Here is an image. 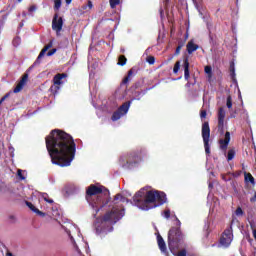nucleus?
<instances>
[{
	"label": "nucleus",
	"mask_w": 256,
	"mask_h": 256,
	"mask_svg": "<svg viewBox=\"0 0 256 256\" xmlns=\"http://www.w3.org/2000/svg\"><path fill=\"white\" fill-rule=\"evenodd\" d=\"M46 148L53 165L69 167L75 159L77 144L72 135L63 130L54 129L46 137Z\"/></svg>",
	"instance_id": "obj_1"
},
{
	"label": "nucleus",
	"mask_w": 256,
	"mask_h": 256,
	"mask_svg": "<svg viewBox=\"0 0 256 256\" xmlns=\"http://www.w3.org/2000/svg\"><path fill=\"white\" fill-rule=\"evenodd\" d=\"M132 203L138 209H142V211H149V209H155V207L165 205L167 203V194L157 190H149L146 194L139 191L133 196Z\"/></svg>",
	"instance_id": "obj_2"
},
{
	"label": "nucleus",
	"mask_w": 256,
	"mask_h": 256,
	"mask_svg": "<svg viewBox=\"0 0 256 256\" xmlns=\"http://www.w3.org/2000/svg\"><path fill=\"white\" fill-rule=\"evenodd\" d=\"M101 193H103V186L92 184L86 189V200L94 209L96 215L107 205V202H103V199L99 196Z\"/></svg>",
	"instance_id": "obj_3"
},
{
	"label": "nucleus",
	"mask_w": 256,
	"mask_h": 256,
	"mask_svg": "<svg viewBox=\"0 0 256 256\" xmlns=\"http://www.w3.org/2000/svg\"><path fill=\"white\" fill-rule=\"evenodd\" d=\"M147 159V150L144 148H138L127 153L126 156L120 157L119 163L122 165L123 169H135L141 161Z\"/></svg>",
	"instance_id": "obj_4"
},
{
	"label": "nucleus",
	"mask_w": 256,
	"mask_h": 256,
	"mask_svg": "<svg viewBox=\"0 0 256 256\" xmlns=\"http://www.w3.org/2000/svg\"><path fill=\"white\" fill-rule=\"evenodd\" d=\"M183 232L180 227H172L168 232V247L173 255L179 251L181 243H183Z\"/></svg>",
	"instance_id": "obj_5"
},
{
	"label": "nucleus",
	"mask_w": 256,
	"mask_h": 256,
	"mask_svg": "<svg viewBox=\"0 0 256 256\" xmlns=\"http://www.w3.org/2000/svg\"><path fill=\"white\" fill-rule=\"evenodd\" d=\"M120 215H125V209L113 208L101 218V225H115L121 219Z\"/></svg>",
	"instance_id": "obj_6"
},
{
	"label": "nucleus",
	"mask_w": 256,
	"mask_h": 256,
	"mask_svg": "<svg viewBox=\"0 0 256 256\" xmlns=\"http://www.w3.org/2000/svg\"><path fill=\"white\" fill-rule=\"evenodd\" d=\"M202 139L206 155H211V146L209 145V140L211 139V128L209 127V122H204L202 124Z\"/></svg>",
	"instance_id": "obj_7"
},
{
	"label": "nucleus",
	"mask_w": 256,
	"mask_h": 256,
	"mask_svg": "<svg viewBox=\"0 0 256 256\" xmlns=\"http://www.w3.org/2000/svg\"><path fill=\"white\" fill-rule=\"evenodd\" d=\"M133 101H135V98H133L132 100H129L127 102H124L113 114L111 117L112 121H119V119H121V117H123L124 115H127V113H129V108L131 107V103H133Z\"/></svg>",
	"instance_id": "obj_8"
},
{
	"label": "nucleus",
	"mask_w": 256,
	"mask_h": 256,
	"mask_svg": "<svg viewBox=\"0 0 256 256\" xmlns=\"http://www.w3.org/2000/svg\"><path fill=\"white\" fill-rule=\"evenodd\" d=\"M67 73H58L53 77V85L50 87V93L52 95H57L59 93V89H61V85H63V79H67Z\"/></svg>",
	"instance_id": "obj_9"
},
{
	"label": "nucleus",
	"mask_w": 256,
	"mask_h": 256,
	"mask_svg": "<svg viewBox=\"0 0 256 256\" xmlns=\"http://www.w3.org/2000/svg\"><path fill=\"white\" fill-rule=\"evenodd\" d=\"M233 242V227L230 226L224 230L220 238V245L223 247H229Z\"/></svg>",
	"instance_id": "obj_10"
},
{
	"label": "nucleus",
	"mask_w": 256,
	"mask_h": 256,
	"mask_svg": "<svg viewBox=\"0 0 256 256\" xmlns=\"http://www.w3.org/2000/svg\"><path fill=\"white\" fill-rule=\"evenodd\" d=\"M52 30L56 32V35H59L63 31V18L59 17V14H54L52 20Z\"/></svg>",
	"instance_id": "obj_11"
},
{
	"label": "nucleus",
	"mask_w": 256,
	"mask_h": 256,
	"mask_svg": "<svg viewBox=\"0 0 256 256\" xmlns=\"http://www.w3.org/2000/svg\"><path fill=\"white\" fill-rule=\"evenodd\" d=\"M225 108L224 107H220L218 109V131L221 135H223V133H225Z\"/></svg>",
	"instance_id": "obj_12"
},
{
	"label": "nucleus",
	"mask_w": 256,
	"mask_h": 256,
	"mask_svg": "<svg viewBox=\"0 0 256 256\" xmlns=\"http://www.w3.org/2000/svg\"><path fill=\"white\" fill-rule=\"evenodd\" d=\"M231 142V133L227 131L224 135V138L219 139V148L224 153H227V148L229 147V143Z\"/></svg>",
	"instance_id": "obj_13"
},
{
	"label": "nucleus",
	"mask_w": 256,
	"mask_h": 256,
	"mask_svg": "<svg viewBox=\"0 0 256 256\" xmlns=\"http://www.w3.org/2000/svg\"><path fill=\"white\" fill-rule=\"evenodd\" d=\"M51 47H53V42H49L46 46H44V48L39 53L37 59L33 63V67H37V65H41V59L45 57V54L47 53V51H49V49H51Z\"/></svg>",
	"instance_id": "obj_14"
},
{
	"label": "nucleus",
	"mask_w": 256,
	"mask_h": 256,
	"mask_svg": "<svg viewBox=\"0 0 256 256\" xmlns=\"http://www.w3.org/2000/svg\"><path fill=\"white\" fill-rule=\"evenodd\" d=\"M27 81H29V74L25 73L14 88V93H21L23 88L27 85Z\"/></svg>",
	"instance_id": "obj_15"
},
{
	"label": "nucleus",
	"mask_w": 256,
	"mask_h": 256,
	"mask_svg": "<svg viewBox=\"0 0 256 256\" xmlns=\"http://www.w3.org/2000/svg\"><path fill=\"white\" fill-rule=\"evenodd\" d=\"M197 49H199V45L195 44V42L193 40H190L186 45V50H187L188 55H193V53H195V51H197Z\"/></svg>",
	"instance_id": "obj_16"
},
{
	"label": "nucleus",
	"mask_w": 256,
	"mask_h": 256,
	"mask_svg": "<svg viewBox=\"0 0 256 256\" xmlns=\"http://www.w3.org/2000/svg\"><path fill=\"white\" fill-rule=\"evenodd\" d=\"M157 243H158V247H159L160 251L162 253L167 254V244H165V240L163 239V237L160 234H158V236H157Z\"/></svg>",
	"instance_id": "obj_17"
},
{
	"label": "nucleus",
	"mask_w": 256,
	"mask_h": 256,
	"mask_svg": "<svg viewBox=\"0 0 256 256\" xmlns=\"http://www.w3.org/2000/svg\"><path fill=\"white\" fill-rule=\"evenodd\" d=\"M26 205L30 208V211H33V213H36V215H39L40 217H45V213L37 209L35 205H33V203L26 201Z\"/></svg>",
	"instance_id": "obj_18"
},
{
	"label": "nucleus",
	"mask_w": 256,
	"mask_h": 256,
	"mask_svg": "<svg viewBox=\"0 0 256 256\" xmlns=\"http://www.w3.org/2000/svg\"><path fill=\"white\" fill-rule=\"evenodd\" d=\"M134 73H135V68H131L128 71L127 76H125L124 79L122 80L121 85H129V82L131 81V77H133Z\"/></svg>",
	"instance_id": "obj_19"
},
{
	"label": "nucleus",
	"mask_w": 256,
	"mask_h": 256,
	"mask_svg": "<svg viewBox=\"0 0 256 256\" xmlns=\"http://www.w3.org/2000/svg\"><path fill=\"white\" fill-rule=\"evenodd\" d=\"M184 78L186 81H189L190 73H189V58L184 59Z\"/></svg>",
	"instance_id": "obj_20"
},
{
	"label": "nucleus",
	"mask_w": 256,
	"mask_h": 256,
	"mask_svg": "<svg viewBox=\"0 0 256 256\" xmlns=\"http://www.w3.org/2000/svg\"><path fill=\"white\" fill-rule=\"evenodd\" d=\"M244 181L245 183H251V185L255 186V178L249 172H244Z\"/></svg>",
	"instance_id": "obj_21"
},
{
	"label": "nucleus",
	"mask_w": 256,
	"mask_h": 256,
	"mask_svg": "<svg viewBox=\"0 0 256 256\" xmlns=\"http://www.w3.org/2000/svg\"><path fill=\"white\" fill-rule=\"evenodd\" d=\"M117 65H119L120 67H124V65H127V57H125V55H120Z\"/></svg>",
	"instance_id": "obj_22"
},
{
	"label": "nucleus",
	"mask_w": 256,
	"mask_h": 256,
	"mask_svg": "<svg viewBox=\"0 0 256 256\" xmlns=\"http://www.w3.org/2000/svg\"><path fill=\"white\" fill-rule=\"evenodd\" d=\"M118 201H121V203H125V201H127V198H125V196L121 195V194H116L113 200V203H118Z\"/></svg>",
	"instance_id": "obj_23"
},
{
	"label": "nucleus",
	"mask_w": 256,
	"mask_h": 256,
	"mask_svg": "<svg viewBox=\"0 0 256 256\" xmlns=\"http://www.w3.org/2000/svg\"><path fill=\"white\" fill-rule=\"evenodd\" d=\"M235 153V149L228 150L227 161H233V159H235Z\"/></svg>",
	"instance_id": "obj_24"
},
{
	"label": "nucleus",
	"mask_w": 256,
	"mask_h": 256,
	"mask_svg": "<svg viewBox=\"0 0 256 256\" xmlns=\"http://www.w3.org/2000/svg\"><path fill=\"white\" fill-rule=\"evenodd\" d=\"M204 71L208 77H213V68L211 66H205Z\"/></svg>",
	"instance_id": "obj_25"
},
{
	"label": "nucleus",
	"mask_w": 256,
	"mask_h": 256,
	"mask_svg": "<svg viewBox=\"0 0 256 256\" xmlns=\"http://www.w3.org/2000/svg\"><path fill=\"white\" fill-rule=\"evenodd\" d=\"M226 106L231 109L233 107V98L231 97V95L227 96V100H226Z\"/></svg>",
	"instance_id": "obj_26"
},
{
	"label": "nucleus",
	"mask_w": 256,
	"mask_h": 256,
	"mask_svg": "<svg viewBox=\"0 0 256 256\" xmlns=\"http://www.w3.org/2000/svg\"><path fill=\"white\" fill-rule=\"evenodd\" d=\"M111 9H115L119 3H121V0H109Z\"/></svg>",
	"instance_id": "obj_27"
},
{
	"label": "nucleus",
	"mask_w": 256,
	"mask_h": 256,
	"mask_svg": "<svg viewBox=\"0 0 256 256\" xmlns=\"http://www.w3.org/2000/svg\"><path fill=\"white\" fill-rule=\"evenodd\" d=\"M179 69H181V62L180 61H177L174 65V68H173V73L177 74L179 73Z\"/></svg>",
	"instance_id": "obj_28"
},
{
	"label": "nucleus",
	"mask_w": 256,
	"mask_h": 256,
	"mask_svg": "<svg viewBox=\"0 0 256 256\" xmlns=\"http://www.w3.org/2000/svg\"><path fill=\"white\" fill-rule=\"evenodd\" d=\"M61 9V0L54 1V11H59Z\"/></svg>",
	"instance_id": "obj_29"
},
{
	"label": "nucleus",
	"mask_w": 256,
	"mask_h": 256,
	"mask_svg": "<svg viewBox=\"0 0 256 256\" xmlns=\"http://www.w3.org/2000/svg\"><path fill=\"white\" fill-rule=\"evenodd\" d=\"M230 77L235 79V64L233 63L230 65Z\"/></svg>",
	"instance_id": "obj_30"
},
{
	"label": "nucleus",
	"mask_w": 256,
	"mask_h": 256,
	"mask_svg": "<svg viewBox=\"0 0 256 256\" xmlns=\"http://www.w3.org/2000/svg\"><path fill=\"white\" fill-rule=\"evenodd\" d=\"M245 214V212H243V209L241 207H238L235 211V215H237V217H241Z\"/></svg>",
	"instance_id": "obj_31"
},
{
	"label": "nucleus",
	"mask_w": 256,
	"mask_h": 256,
	"mask_svg": "<svg viewBox=\"0 0 256 256\" xmlns=\"http://www.w3.org/2000/svg\"><path fill=\"white\" fill-rule=\"evenodd\" d=\"M196 9H199L203 5V0H192Z\"/></svg>",
	"instance_id": "obj_32"
},
{
	"label": "nucleus",
	"mask_w": 256,
	"mask_h": 256,
	"mask_svg": "<svg viewBox=\"0 0 256 256\" xmlns=\"http://www.w3.org/2000/svg\"><path fill=\"white\" fill-rule=\"evenodd\" d=\"M11 96V92L6 93L1 99H0V105H3V102L6 99H9V97Z\"/></svg>",
	"instance_id": "obj_33"
},
{
	"label": "nucleus",
	"mask_w": 256,
	"mask_h": 256,
	"mask_svg": "<svg viewBox=\"0 0 256 256\" xmlns=\"http://www.w3.org/2000/svg\"><path fill=\"white\" fill-rule=\"evenodd\" d=\"M178 251L174 254L175 256H187V250L182 249L181 251Z\"/></svg>",
	"instance_id": "obj_34"
},
{
	"label": "nucleus",
	"mask_w": 256,
	"mask_h": 256,
	"mask_svg": "<svg viewBox=\"0 0 256 256\" xmlns=\"http://www.w3.org/2000/svg\"><path fill=\"white\" fill-rule=\"evenodd\" d=\"M146 61L149 65H155V58L153 56H148Z\"/></svg>",
	"instance_id": "obj_35"
},
{
	"label": "nucleus",
	"mask_w": 256,
	"mask_h": 256,
	"mask_svg": "<svg viewBox=\"0 0 256 256\" xmlns=\"http://www.w3.org/2000/svg\"><path fill=\"white\" fill-rule=\"evenodd\" d=\"M163 217L165 219H170L171 218V211L170 210H165L164 214H163Z\"/></svg>",
	"instance_id": "obj_36"
},
{
	"label": "nucleus",
	"mask_w": 256,
	"mask_h": 256,
	"mask_svg": "<svg viewBox=\"0 0 256 256\" xmlns=\"http://www.w3.org/2000/svg\"><path fill=\"white\" fill-rule=\"evenodd\" d=\"M200 117L201 119H205L207 117V110L205 109L200 110Z\"/></svg>",
	"instance_id": "obj_37"
},
{
	"label": "nucleus",
	"mask_w": 256,
	"mask_h": 256,
	"mask_svg": "<svg viewBox=\"0 0 256 256\" xmlns=\"http://www.w3.org/2000/svg\"><path fill=\"white\" fill-rule=\"evenodd\" d=\"M17 175L21 179V181H25V176H23V170H18Z\"/></svg>",
	"instance_id": "obj_38"
},
{
	"label": "nucleus",
	"mask_w": 256,
	"mask_h": 256,
	"mask_svg": "<svg viewBox=\"0 0 256 256\" xmlns=\"http://www.w3.org/2000/svg\"><path fill=\"white\" fill-rule=\"evenodd\" d=\"M42 197H43L44 201H46V203H50V204L53 203V199H49L47 194H43Z\"/></svg>",
	"instance_id": "obj_39"
},
{
	"label": "nucleus",
	"mask_w": 256,
	"mask_h": 256,
	"mask_svg": "<svg viewBox=\"0 0 256 256\" xmlns=\"http://www.w3.org/2000/svg\"><path fill=\"white\" fill-rule=\"evenodd\" d=\"M28 11H29V13H33V12L37 11V6H36V5L30 6V7L28 8Z\"/></svg>",
	"instance_id": "obj_40"
},
{
	"label": "nucleus",
	"mask_w": 256,
	"mask_h": 256,
	"mask_svg": "<svg viewBox=\"0 0 256 256\" xmlns=\"http://www.w3.org/2000/svg\"><path fill=\"white\" fill-rule=\"evenodd\" d=\"M55 53H57V49L53 48L52 50H50V51L47 53V56H48V57H51V55H55Z\"/></svg>",
	"instance_id": "obj_41"
},
{
	"label": "nucleus",
	"mask_w": 256,
	"mask_h": 256,
	"mask_svg": "<svg viewBox=\"0 0 256 256\" xmlns=\"http://www.w3.org/2000/svg\"><path fill=\"white\" fill-rule=\"evenodd\" d=\"M187 42V40H180L178 41V47H185V43Z\"/></svg>",
	"instance_id": "obj_42"
},
{
	"label": "nucleus",
	"mask_w": 256,
	"mask_h": 256,
	"mask_svg": "<svg viewBox=\"0 0 256 256\" xmlns=\"http://www.w3.org/2000/svg\"><path fill=\"white\" fill-rule=\"evenodd\" d=\"M181 49H183L181 46H177L175 50V55H179L181 53Z\"/></svg>",
	"instance_id": "obj_43"
},
{
	"label": "nucleus",
	"mask_w": 256,
	"mask_h": 256,
	"mask_svg": "<svg viewBox=\"0 0 256 256\" xmlns=\"http://www.w3.org/2000/svg\"><path fill=\"white\" fill-rule=\"evenodd\" d=\"M141 95H143L142 92H135V97H136V99H137L138 101H139Z\"/></svg>",
	"instance_id": "obj_44"
},
{
	"label": "nucleus",
	"mask_w": 256,
	"mask_h": 256,
	"mask_svg": "<svg viewBox=\"0 0 256 256\" xmlns=\"http://www.w3.org/2000/svg\"><path fill=\"white\" fill-rule=\"evenodd\" d=\"M250 203H256V192L254 193V196L250 198Z\"/></svg>",
	"instance_id": "obj_45"
},
{
	"label": "nucleus",
	"mask_w": 256,
	"mask_h": 256,
	"mask_svg": "<svg viewBox=\"0 0 256 256\" xmlns=\"http://www.w3.org/2000/svg\"><path fill=\"white\" fill-rule=\"evenodd\" d=\"M170 2H171V0H163L165 7H169Z\"/></svg>",
	"instance_id": "obj_46"
},
{
	"label": "nucleus",
	"mask_w": 256,
	"mask_h": 256,
	"mask_svg": "<svg viewBox=\"0 0 256 256\" xmlns=\"http://www.w3.org/2000/svg\"><path fill=\"white\" fill-rule=\"evenodd\" d=\"M89 9H93V3L91 1L88 2Z\"/></svg>",
	"instance_id": "obj_47"
},
{
	"label": "nucleus",
	"mask_w": 256,
	"mask_h": 256,
	"mask_svg": "<svg viewBox=\"0 0 256 256\" xmlns=\"http://www.w3.org/2000/svg\"><path fill=\"white\" fill-rule=\"evenodd\" d=\"M133 87H134V89H137V87H139V82L135 83V84L133 85Z\"/></svg>",
	"instance_id": "obj_48"
},
{
	"label": "nucleus",
	"mask_w": 256,
	"mask_h": 256,
	"mask_svg": "<svg viewBox=\"0 0 256 256\" xmlns=\"http://www.w3.org/2000/svg\"><path fill=\"white\" fill-rule=\"evenodd\" d=\"M67 5H71V1L73 0H65Z\"/></svg>",
	"instance_id": "obj_49"
},
{
	"label": "nucleus",
	"mask_w": 256,
	"mask_h": 256,
	"mask_svg": "<svg viewBox=\"0 0 256 256\" xmlns=\"http://www.w3.org/2000/svg\"><path fill=\"white\" fill-rule=\"evenodd\" d=\"M176 221H178V225H181V221H179V218H177V216H175Z\"/></svg>",
	"instance_id": "obj_50"
},
{
	"label": "nucleus",
	"mask_w": 256,
	"mask_h": 256,
	"mask_svg": "<svg viewBox=\"0 0 256 256\" xmlns=\"http://www.w3.org/2000/svg\"><path fill=\"white\" fill-rule=\"evenodd\" d=\"M6 256H13V253L7 252V253H6Z\"/></svg>",
	"instance_id": "obj_51"
},
{
	"label": "nucleus",
	"mask_w": 256,
	"mask_h": 256,
	"mask_svg": "<svg viewBox=\"0 0 256 256\" xmlns=\"http://www.w3.org/2000/svg\"><path fill=\"white\" fill-rule=\"evenodd\" d=\"M121 53H125V49H121Z\"/></svg>",
	"instance_id": "obj_52"
},
{
	"label": "nucleus",
	"mask_w": 256,
	"mask_h": 256,
	"mask_svg": "<svg viewBox=\"0 0 256 256\" xmlns=\"http://www.w3.org/2000/svg\"><path fill=\"white\" fill-rule=\"evenodd\" d=\"M21 1H23V0H18V3H21Z\"/></svg>",
	"instance_id": "obj_53"
}]
</instances>
